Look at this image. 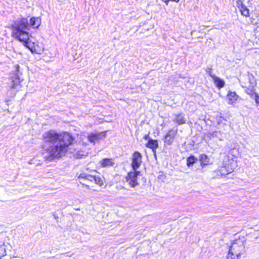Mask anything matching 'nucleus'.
I'll return each instance as SVG.
<instances>
[{"label": "nucleus", "instance_id": "nucleus-21", "mask_svg": "<svg viewBox=\"0 0 259 259\" xmlns=\"http://www.w3.org/2000/svg\"><path fill=\"white\" fill-rule=\"evenodd\" d=\"M6 254V251L4 244L0 243V259L2 257L5 256Z\"/></svg>", "mask_w": 259, "mask_h": 259}, {"label": "nucleus", "instance_id": "nucleus-6", "mask_svg": "<svg viewBox=\"0 0 259 259\" xmlns=\"http://www.w3.org/2000/svg\"><path fill=\"white\" fill-rule=\"evenodd\" d=\"M140 171L136 170L130 171L126 177V182L132 187H135L139 185L137 177L140 174Z\"/></svg>", "mask_w": 259, "mask_h": 259}, {"label": "nucleus", "instance_id": "nucleus-1", "mask_svg": "<svg viewBox=\"0 0 259 259\" xmlns=\"http://www.w3.org/2000/svg\"><path fill=\"white\" fill-rule=\"evenodd\" d=\"M42 149L47 154L45 157L50 160L65 156L69 150L77 158L86 155L84 151L76 148L71 150V147L74 148L75 146L73 144V138L68 133H58L55 130H50L42 134Z\"/></svg>", "mask_w": 259, "mask_h": 259}, {"label": "nucleus", "instance_id": "nucleus-14", "mask_svg": "<svg viewBox=\"0 0 259 259\" xmlns=\"http://www.w3.org/2000/svg\"><path fill=\"white\" fill-rule=\"evenodd\" d=\"M212 80L217 88H222L225 85V81L218 76H213Z\"/></svg>", "mask_w": 259, "mask_h": 259}, {"label": "nucleus", "instance_id": "nucleus-24", "mask_svg": "<svg viewBox=\"0 0 259 259\" xmlns=\"http://www.w3.org/2000/svg\"><path fill=\"white\" fill-rule=\"evenodd\" d=\"M245 93L249 95L252 99L253 98V95L256 94V93L253 91V88L251 89H247L245 90Z\"/></svg>", "mask_w": 259, "mask_h": 259}, {"label": "nucleus", "instance_id": "nucleus-26", "mask_svg": "<svg viewBox=\"0 0 259 259\" xmlns=\"http://www.w3.org/2000/svg\"><path fill=\"white\" fill-rule=\"evenodd\" d=\"M237 5L239 9H240L242 6H245L243 4V0H237Z\"/></svg>", "mask_w": 259, "mask_h": 259}, {"label": "nucleus", "instance_id": "nucleus-25", "mask_svg": "<svg viewBox=\"0 0 259 259\" xmlns=\"http://www.w3.org/2000/svg\"><path fill=\"white\" fill-rule=\"evenodd\" d=\"M252 99L255 100L256 104L259 105V96L258 95V94L256 93V94H253Z\"/></svg>", "mask_w": 259, "mask_h": 259}, {"label": "nucleus", "instance_id": "nucleus-11", "mask_svg": "<svg viewBox=\"0 0 259 259\" xmlns=\"http://www.w3.org/2000/svg\"><path fill=\"white\" fill-rule=\"evenodd\" d=\"M41 24V19L39 17H33L28 21L29 27L38 28Z\"/></svg>", "mask_w": 259, "mask_h": 259}, {"label": "nucleus", "instance_id": "nucleus-17", "mask_svg": "<svg viewBox=\"0 0 259 259\" xmlns=\"http://www.w3.org/2000/svg\"><path fill=\"white\" fill-rule=\"evenodd\" d=\"M102 167H109L113 166L114 162L111 159L104 158L100 162Z\"/></svg>", "mask_w": 259, "mask_h": 259}, {"label": "nucleus", "instance_id": "nucleus-4", "mask_svg": "<svg viewBox=\"0 0 259 259\" xmlns=\"http://www.w3.org/2000/svg\"><path fill=\"white\" fill-rule=\"evenodd\" d=\"M16 68V73L11 78V82L9 85L7 92V94L12 97L15 96L16 92L21 89V82L22 81V79H21L19 74V66L17 65Z\"/></svg>", "mask_w": 259, "mask_h": 259}, {"label": "nucleus", "instance_id": "nucleus-28", "mask_svg": "<svg viewBox=\"0 0 259 259\" xmlns=\"http://www.w3.org/2000/svg\"><path fill=\"white\" fill-rule=\"evenodd\" d=\"M163 2H164L166 5H168L169 1L178 3L180 0H161Z\"/></svg>", "mask_w": 259, "mask_h": 259}, {"label": "nucleus", "instance_id": "nucleus-10", "mask_svg": "<svg viewBox=\"0 0 259 259\" xmlns=\"http://www.w3.org/2000/svg\"><path fill=\"white\" fill-rule=\"evenodd\" d=\"M104 136V135L103 133H90L88 135V139L91 143L94 145L96 142H99Z\"/></svg>", "mask_w": 259, "mask_h": 259}, {"label": "nucleus", "instance_id": "nucleus-8", "mask_svg": "<svg viewBox=\"0 0 259 259\" xmlns=\"http://www.w3.org/2000/svg\"><path fill=\"white\" fill-rule=\"evenodd\" d=\"M142 163V155L138 152H135L133 155L132 166L133 170H136L140 167Z\"/></svg>", "mask_w": 259, "mask_h": 259}, {"label": "nucleus", "instance_id": "nucleus-23", "mask_svg": "<svg viewBox=\"0 0 259 259\" xmlns=\"http://www.w3.org/2000/svg\"><path fill=\"white\" fill-rule=\"evenodd\" d=\"M32 42L34 44V49L35 50H39L41 49V51H40V52H39V53H37V52H34V51H32L31 49H29V50L31 51V52L32 53H35L38 54H41V52L43 51V50H44V48H43L42 47H39V46H38V45H35V44L34 42Z\"/></svg>", "mask_w": 259, "mask_h": 259}, {"label": "nucleus", "instance_id": "nucleus-12", "mask_svg": "<svg viewBox=\"0 0 259 259\" xmlns=\"http://www.w3.org/2000/svg\"><path fill=\"white\" fill-rule=\"evenodd\" d=\"M228 103L229 105H233L238 100L239 96L235 92L229 91L227 96Z\"/></svg>", "mask_w": 259, "mask_h": 259}, {"label": "nucleus", "instance_id": "nucleus-19", "mask_svg": "<svg viewBox=\"0 0 259 259\" xmlns=\"http://www.w3.org/2000/svg\"><path fill=\"white\" fill-rule=\"evenodd\" d=\"M196 161L197 158L194 156H190V157H188L187 159V166L189 167L192 166L193 164L195 163Z\"/></svg>", "mask_w": 259, "mask_h": 259}, {"label": "nucleus", "instance_id": "nucleus-5", "mask_svg": "<svg viewBox=\"0 0 259 259\" xmlns=\"http://www.w3.org/2000/svg\"><path fill=\"white\" fill-rule=\"evenodd\" d=\"M224 166L221 167L219 171L222 176L231 173L237 167V162L233 159H229L226 157L223 160Z\"/></svg>", "mask_w": 259, "mask_h": 259}, {"label": "nucleus", "instance_id": "nucleus-22", "mask_svg": "<svg viewBox=\"0 0 259 259\" xmlns=\"http://www.w3.org/2000/svg\"><path fill=\"white\" fill-rule=\"evenodd\" d=\"M32 42L34 44V49L35 50H39L41 49V51H40V52H39V53H37V52H34V51H32L31 49H29V50L31 51V52L32 53H35L38 54H41V52L43 51V50H44V48H43L42 47H39V46H38V45H35V44L34 42Z\"/></svg>", "mask_w": 259, "mask_h": 259}, {"label": "nucleus", "instance_id": "nucleus-9", "mask_svg": "<svg viewBox=\"0 0 259 259\" xmlns=\"http://www.w3.org/2000/svg\"><path fill=\"white\" fill-rule=\"evenodd\" d=\"M178 129L169 130L164 137V143L167 145H171L174 139L177 134Z\"/></svg>", "mask_w": 259, "mask_h": 259}, {"label": "nucleus", "instance_id": "nucleus-2", "mask_svg": "<svg viewBox=\"0 0 259 259\" xmlns=\"http://www.w3.org/2000/svg\"><path fill=\"white\" fill-rule=\"evenodd\" d=\"M12 36L23 42V45L29 49L39 53L41 49L36 50L34 44L29 40V33L25 30L29 29L28 20L26 18H21L16 21L12 25Z\"/></svg>", "mask_w": 259, "mask_h": 259}, {"label": "nucleus", "instance_id": "nucleus-15", "mask_svg": "<svg viewBox=\"0 0 259 259\" xmlns=\"http://www.w3.org/2000/svg\"><path fill=\"white\" fill-rule=\"evenodd\" d=\"M206 136L210 139H213L217 138L219 140H221L222 135L220 132L215 131L213 132H209L206 134Z\"/></svg>", "mask_w": 259, "mask_h": 259}, {"label": "nucleus", "instance_id": "nucleus-16", "mask_svg": "<svg viewBox=\"0 0 259 259\" xmlns=\"http://www.w3.org/2000/svg\"><path fill=\"white\" fill-rule=\"evenodd\" d=\"M158 146V142L156 140L151 139L148 141V143L146 145V147L152 149L153 150H155Z\"/></svg>", "mask_w": 259, "mask_h": 259}, {"label": "nucleus", "instance_id": "nucleus-7", "mask_svg": "<svg viewBox=\"0 0 259 259\" xmlns=\"http://www.w3.org/2000/svg\"><path fill=\"white\" fill-rule=\"evenodd\" d=\"M78 179H84L90 182H94L96 184L101 186L103 184V182L102 179L99 177L87 175L85 173L82 172L78 176Z\"/></svg>", "mask_w": 259, "mask_h": 259}, {"label": "nucleus", "instance_id": "nucleus-20", "mask_svg": "<svg viewBox=\"0 0 259 259\" xmlns=\"http://www.w3.org/2000/svg\"><path fill=\"white\" fill-rule=\"evenodd\" d=\"M239 9L242 15L245 17L249 16V10L246 6H242Z\"/></svg>", "mask_w": 259, "mask_h": 259}, {"label": "nucleus", "instance_id": "nucleus-29", "mask_svg": "<svg viewBox=\"0 0 259 259\" xmlns=\"http://www.w3.org/2000/svg\"><path fill=\"white\" fill-rule=\"evenodd\" d=\"M148 137H149L148 135H146V136H145V139H147Z\"/></svg>", "mask_w": 259, "mask_h": 259}, {"label": "nucleus", "instance_id": "nucleus-27", "mask_svg": "<svg viewBox=\"0 0 259 259\" xmlns=\"http://www.w3.org/2000/svg\"><path fill=\"white\" fill-rule=\"evenodd\" d=\"M206 71L209 75V76L212 78V79L213 78V76H215V75H214V74H213L212 73V71H211V68H207Z\"/></svg>", "mask_w": 259, "mask_h": 259}, {"label": "nucleus", "instance_id": "nucleus-18", "mask_svg": "<svg viewBox=\"0 0 259 259\" xmlns=\"http://www.w3.org/2000/svg\"><path fill=\"white\" fill-rule=\"evenodd\" d=\"M201 165H207L210 163L209 158L205 154H201L200 157Z\"/></svg>", "mask_w": 259, "mask_h": 259}, {"label": "nucleus", "instance_id": "nucleus-13", "mask_svg": "<svg viewBox=\"0 0 259 259\" xmlns=\"http://www.w3.org/2000/svg\"><path fill=\"white\" fill-rule=\"evenodd\" d=\"M173 121L178 124H183L185 123L186 119L185 115L182 113L176 114L174 115Z\"/></svg>", "mask_w": 259, "mask_h": 259}, {"label": "nucleus", "instance_id": "nucleus-3", "mask_svg": "<svg viewBox=\"0 0 259 259\" xmlns=\"http://www.w3.org/2000/svg\"><path fill=\"white\" fill-rule=\"evenodd\" d=\"M244 242L243 237L234 240L229 248L227 259H239L245 252Z\"/></svg>", "mask_w": 259, "mask_h": 259}]
</instances>
